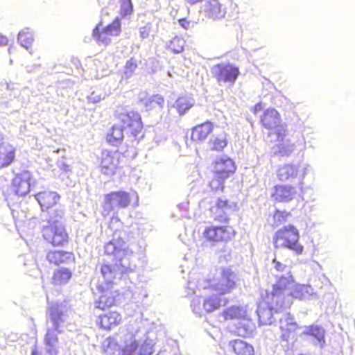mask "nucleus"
<instances>
[{"instance_id":"nucleus-1","label":"nucleus","mask_w":355,"mask_h":355,"mask_svg":"<svg viewBox=\"0 0 355 355\" xmlns=\"http://www.w3.org/2000/svg\"><path fill=\"white\" fill-rule=\"evenodd\" d=\"M49 304L47 310V322L50 324L46 328L44 338V351L46 355H59L60 347L58 334L64 333V323L68 319L69 306L65 302L50 301V293H46Z\"/></svg>"},{"instance_id":"nucleus-2","label":"nucleus","mask_w":355,"mask_h":355,"mask_svg":"<svg viewBox=\"0 0 355 355\" xmlns=\"http://www.w3.org/2000/svg\"><path fill=\"white\" fill-rule=\"evenodd\" d=\"M259 122L262 128L268 130V141L275 144L273 146L274 155L279 157L289 156L295 145L286 139L287 126L282 123L280 113L274 107H268L261 115Z\"/></svg>"},{"instance_id":"nucleus-3","label":"nucleus","mask_w":355,"mask_h":355,"mask_svg":"<svg viewBox=\"0 0 355 355\" xmlns=\"http://www.w3.org/2000/svg\"><path fill=\"white\" fill-rule=\"evenodd\" d=\"M105 253L113 256V264L105 263L101 267V274L107 284L112 283L117 272H126L130 269L129 257L132 252L128 248L123 238L114 236L112 239L105 243Z\"/></svg>"},{"instance_id":"nucleus-4","label":"nucleus","mask_w":355,"mask_h":355,"mask_svg":"<svg viewBox=\"0 0 355 355\" xmlns=\"http://www.w3.org/2000/svg\"><path fill=\"white\" fill-rule=\"evenodd\" d=\"M64 216L62 209H57L49 216L47 224L42 228V236L46 243L54 248L64 247L70 241L66 226L60 221Z\"/></svg>"},{"instance_id":"nucleus-5","label":"nucleus","mask_w":355,"mask_h":355,"mask_svg":"<svg viewBox=\"0 0 355 355\" xmlns=\"http://www.w3.org/2000/svg\"><path fill=\"white\" fill-rule=\"evenodd\" d=\"M211 168L212 178L208 186L213 192H223L225 189V181L235 174L236 164L228 156H222L211 162Z\"/></svg>"},{"instance_id":"nucleus-6","label":"nucleus","mask_w":355,"mask_h":355,"mask_svg":"<svg viewBox=\"0 0 355 355\" xmlns=\"http://www.w3.org/2000/svg\"><path fill=\"white\" fill-rule=\"evenodd\" d=\"M300 239L299 230L293 225L283 226L275 232L272 237L275 249H288L297 255L304 252V246Z\"/></svg>"},{"instance_id":"nucleus-7","label":"nucleus","mask_w":355,"mask_h":355,"mask_svg":"<svg viewBox=\"0 0 355 355\" xmlns=\"http://www.w3.org/2000/svg\"><path fill=\"white\" fill-rule=\"evenodd\" d=\"M236 210V203L225 196L217 197L211 204L209 211L217 223L229 224L231 216Z\"/></svg>"},{"instance_id":"nucleus-8","label":"nucleus","mask_w":355,"mask_h":355,"mask_svg":"<svg viewBox=\"0 0 355 355\" xmlns=\"http://www.w3.org/2000/svg\"><path fill=\"white\" fill-rule=\"evenodd\" d=\"M236 235L234 229L229 225H209L205 228L202 238L205 241L211 245L227 243L232 241Z\"/></svg>"},{"instance_id":"nucleus-9","label":"nucleus","mask_w":355,"mask_h":355,"mask_svg":"<svg viewBox=\"0 0 355 355\" xmlns=\"http://www.w3.org/2000/svg\"><path fill=\"white\" fill-rule=\"evenodd\" d=\"M130 193L123 191H113L105 194L102 204V215L107 216L115 208L125 209L131 203Z\"/></svg>"},{"instance_id":"nucleus-10","label":"nucleus","mask_w":355,"mask_h":355,"mask_svg":"<svg viewBox=\"0 0 355 355\" xmlns=\"http://www.w3.org/2000/svg\"><path fill=\"white\" fill-rule=\"evenodd\" d=\"M116 118L121 123V127L135 138L143 136V123L140 114L135 110H128L118 114Z\"/></svg>"},{"instance_id":"nucleus-11","label":"nucleus","mask_w":355,"mask_h":355,"mask_svg":"<svg viewBox=\"0 0 355 355\" xmlns=\"http://www.w3.org/2000/svg\"><path fill=\"white\" fill-rule=\"evenodd\" d=\"M121 33V21L116 17L105 27H103L102 22H99L92 31V37L98 44L107 46L111 42V37L119 36Z\"/></svg>"},{"instance_id":"nucleus-12","label":"nucleus","mask_w":355,"mask_h":355,"mask_svg":"<svg viewBox=\"0 0 355 355\" xmlns=\"http://www.w3.org/2000/svg\"><path fill=\"white\" fill-rule=\"evenodd\" d=\"M211 72L219 85L227 83L233 85L240 75L239 67L230 62L214 65Z\"/></svg>"},{"instance_id":"nucleus-13","label":"nucleus","mask_w":355,"mask_h":355,"mask_svg":"<svg viewBox=\"0 0 355 355\" xmlns=\"http://www.w3.org/2000/svg\"><path fill=\"white\" fill-rule=\"evenodd\" d=\"M155 343L145 334L143 338L135 335L130 344L119 351V355H135V351L139 349L138 355H151L153 353Z\"/></svg>"},{"instance_id":"nucleus-14","label":"nucleus","mask_w":355,"mask_h":355,"mask_svg":"<svg viewBox=\"0 0 355 355\" xmlns=\"http://www.w3.org/2000/svg\"><path fill=\"white\" fill-rule=\"evenodd\" d=\"M284 291L271 290L270 292H268V290H264V293H261L262 301L267 304L270 309H274L276 315H279L282 309L290 304V297H286Z\"/></svg>"},{"instance_id":"nucleus-15","label":"nucleus","mask_w":355,"mask_h":355,"mask_svg":"<svg viewBox=\"0 0 355 355\" xmlns=\"http://www.w3.org/2000/svg\"><path fill=\"white\" fill-rule=\"evenodd\" d=\"M123 154L118 150H104L101 153L100 161V170L106 175H113L119 167Z\"/></svg>"},{"instance_id":"nucleus-16","label":"nucleus","mask_w":355,"mask_h":355,"mask_svg":"<svg viewBox=\"0 0 355 355\" xmlns=\"http://www.w3.org/2000/svg\"><path fill=\"white\" fill-rule=\"evenodd\" d=\"M227 7L235 10L236 5L231 1L220 2L218 0H210L207 1L203 8L205 15L213 20H219L224 18L227 13Z\"/></svg>"},{"instance_id":"nucleus-17","label":"nucleus","mask_w":355,"mask_h":355,"mask_svg":"<svg viewBox=\"0 0 355 355\" xmlns=\"http://www.w3.org/2000/svg\"><path fill=\"white\" fill-rule=\"evenodd\" d=\"M46 260L50 265L60 266L74 263L76 257L72 251L50 250L46 254Z\"/></svg>"},{"instance_id":"nucleus-18","label":"nucleus","mask_w":355,"mask_h":355,"mask_svg":"<svg viewBox=\"0 0 355 355\" xmlns=\"http://www.w3.org/2000/svg\"><path fill=\"white\" fill-rule=\"evenodd\" d=\"M33 184H34V180L31 173L24 171L14 178L12 189L16 195L23 197L30 192Z\"/></svg>"},{"instance_id":"nucleus-19","label":"nucleus","mask_w":355,"mask_h":355,"mask_svg":"<svg viewBox=\"0 0 355 355\" xmlns=\"http://www.w3.org/2000/svg\"><path fill=\"white\" fill-rule=\"evenodd\" d=\"M214 124L210 121H205L196 124L191 129V140L197 144H203L213 132Z\"/></svg>"},{"instance_id":"nucleus-20","label":"nucleus","mask_w":355,"mask_h":355,"mask_svg":"<svg viewBox=\"0 0 355 355\" xmlns=\"http://www.w3.org/2000/svg\"><path fill=\"white\" fill-rule=\"evenodd\" d=\"M217 292L212 295L207 296L204 299L203 308L207 313H211L216 309H218L220 306H225L228 299L226 297V295L229 293L230 290H216Z\"/></svg>"},{"instance_id":"nucleus-21","label":"nucleus","mask_w":355,"mask_h":355,"mask_svg":"<svg viewBox=\"0 0 355 355\" xmlns=\"http://www.w3.org/2000/svg\"><path fill=\"white\" fill-rule=\"evenodd\" d=\"M296 193V189L293 186L276 184L273 187L271 198L277 202H288L294 199Z\"/></svg>"},{"instance_id":"nucleus-22","label":"nucleus","mask_w":355,"mask_h":355,"mask_svg":"<svg viewBox=\"0 0 355 355\" xmlns=\"http://www.w3.org/2000/svg\"><path fill=\"white\" fill-rule=\"evenodd\" d=\"M260 325H270L276 322L277 320V315L275 313L274 309H270L262 300L258 304L257 309L256 311Z\"/></svg>"},{"instance_id":"nucleus-23","label":"nucleus","mask_w":355,"mask_h":355,"mask_svg":"<svg viewBox=\"0 0 355 355\" xmlns=\"http://www.w3.org/2000/svg\"><path fill=\"white\" fill-rule=\"evenodd\" d=\"M35 198L43 211H47L57 205L60 198L56 192L46 191L38 193Z\"/></svg>"},{"instance_id":"nucleus-24","label":"nucleus","mask_w":355,"mask_h":355,"mask_svg":"<svg viewBox=\"0 0 355 355\" xmlns=\"http://www.w3.org/2000/svg\"><path fill=\"white\" fill-rule=\"evenodd\" d=\"M15 148L7 143L0 144V168L8 167L15 160Z\"/></svg>"},{"instance_id":"nucleus-25","label":"nucleus","mask_w":355,"mask_h":355,"mask_svg":"<svg viewBox=\"0 0 355 355\" xmlns=\"http://www.w3.org/2000/svg\"><path fill=\"white\" fill-rule=\"evenodd\" d=\"M303 334L309 336L315 339L314 345L322 348L325 345V330L318 325H311L304 327Z\"/></svg>"},{"instance_id":"nucleus-26","label":"nucleus","mask_w":355,"mask_h":355,"mask_svg":"<svg viewBox=\"0 0 355 355\" xmlns=\"http://www.w3.org/2000/svg\"><path fill=\"white\" fill-rule=\"evenodd\" d=\"M229 347L236 355H254V350L253 346L241 339H236L230 341Z\"/></svg>"},{"instance_id":"nucleus-27","label":"nucleus","mask_w":355,"mask_h":355,"mask_svg":"<svg viewBox=\"0 0 355 355\" xmlns=\"http://www.w3.org/2000/svg\"><path fill=\"white\" fill-rule=\"evenodd\" d=\"M255 331L254 324L245 318L238 321L235 324L234 332L236 335L241 337L252 336Z\"/></svg>"},{"instance_id":"nucleus-28","label":"nucleus","mask_w":355,"mask_h":355,"mask_svg":"<svg viewBox=\"0 0 355 355\" xmlns=\"http://www.w3.org/2000/svg\"><path fill=\"white\" fill-rule=\"evenodd\" d=\"M72 272L67 268L55 270L51 277V283L54 286H64L71 279Z\"/></svg>"},{"instance_id":"nucleus-29","label":"nucleus","mask_w":355,"mask_h":355,"mask_svg":"<svg viewBox=\"0 0 355 355\" xmlns=\"http://www.w3.org/2000/svg\"><path fill=\"white\" fill-rule=\"evenodd\" d=\"M298 173L297 167L295 165L286 164L281 165L277 170V176L279 181L284 182L295 178Z\"/></svg>"},{"instance_id":"nucleus-30","label":"nucleus","mask_w":355,"mask_h":355,"mask_svg":"<svg viewBox=\"0 0 355 355\" xmlns=\"http://www.w3.org/2000/svg\"><path fill=\"white\" fill-rule=\"evenodd\" d=\"M208 146L211 151L222 152L227 146V135L221 132L211 137L208 141Z\"/></svg>"},{"instance_id":"nucleus-31","label":"nucleus","mask_w":355,"mask_h":355,"mask_svg":"<svg viewBox=\"0 0 355 355\" xmlns=\"http://www.w3.org/2000/svg\"><path fill=\"white\" fill-rule=\"evenodd\" d=\"M98 294V300L96 301V307L100 309H105L112 306L115 302L114 295L111 290H97Z\"/></svg>"},{"instance_id":"nucleus-32","label":"nucleus","mask_w":355,"mask_h":355,"mask_svg":"<svg viewBox=\"0 0 355 355\" xmlns=\"http://www.w3.org/2000/svg\"><path fill=\"white\" fill-rule=\"evenodd\" d=\"M99 323L104 329H110L112 325H116L121 320V315L116 311H111L100 316Z\"/></svg>"},{"instance_id":"nucleus-33","label":"nucleus","mask_w":355,"mask_h":355,"mask_svg":"<svg viewBox=\"0 0 355 355\" xmlns=\"http://www.w3.org/2000/svg\"><path fill=\"white\" fill-rule=\"evenodd\" d=\"M123 128L119 125H113L106 136L107 141L113 146L121 144L123 139Z\"/></svg>"},{"instance_id":"nucleus-34","label":"nucleus","mask_w":355,"mask_h":355,"mask_svg":"<svg viewBox=\"0 0 355 355\" xmlns=\"http://www.w3.org/2000/svg\"><path fill=\"white\" fill-rule=\"evenodd\" d=\"M279 328L282 331L292 332L297 328V323L290 313H285L282 317L277 316Z\"/></svg>"},{"instance_id":"nucleus-35","label":"nucleus","mask_w":355,"mask_h":355,"mask_svg":"<svg viewBox=\"0 0 355 355\" xmlns=\"http://www.w3.org/2000/svg\"><path fill=\"white\" fill-rule=\"evenodd\" d=\"M223 314L225 320L240 319L241 320L247 315L245 309L241 306L229 307L223 311Z\"/></svg>"},{"instance_id":"nucleus-36","label":"nucleus","mask_w":355,"mask_h":355,"mask_svg":"<svg viewBox=\"0 0 355 355\" xmlns=\"http://www.w3.org/2000/svg\"><path fill=\"white\" fill-rule=\"evenodd\" d=\"M297 285L293 275L289 272L286 275L278 277L275 288H293L296 287Z\"/></svg>"},{"instance_id":"nucleus-37","label":"nucleus","mask_w":355,"mask_h":355,"mask_svg":"<svg viewBox=\"0 0 355 355\" xmlns=\"http://www.w3.org/2000/svg\"><path fill=\"white\" fill-rule=\"evenodd\" d=\"M185 45L186 41L183 37L175 36L170 40L167 48L173 53H180L184 51Z\"/></svg>"},{"instance_id":"nucleus-38","label":"nucleus","mask_w":355,"mask_h":355,"mask_svg":"<svg viewBox=\"0 0 355 355\" xmlns=\"http://www.w3.org/2000/svg\"><path fill=\"white\" fill-rule=\"evenodd\" d=\"M193 103L192 99L188 96H180L175 101V108L178 112L182 115L189 110Z\"/></svg>"},{"instance_id":"nucleus-39","label":"nucleus","mask_w":355,"mask_h":355,"mask_svg":"<svg viewBox=\"0 0 355 355\" xmlns=\"http://www.w3.org/2000/svg\"><path fill=\"white\" fill-rule=\"evenodd\" d=\"M291 295L300 300H312L317 298L313 290H291Z\"/></svg>"},{"instance_id":"nucleus-40","label":"nucleus","mask_w":355,"mask_h":355,"mask_svg":"<svg viewBox=\"0 0 355 355\" xmlns=\"http://www.w3.org/2000/svg\"><path fill=\"white\" fill-rule=\"evenodd\" d=\"M18 40L21 45L27 50L32 49L34 39L31 33L28 31H22L18 35Z\"/></svg>"},{"instance_id":"nucleus-41","label":"nucleus","mask_w":355,"mask_h":355,"mask_svg":"<svg viewBox=\"0 0 355 355\" xmlns=\"http://www.w3.org/2000/svg\"><path fill=\"white\" fill-rule=\"evenodd\" d=\"M291 216L288 211L276 209L273 214L274 224L279 226L288 221V218Z\"/></svg>"},{"instance_id":"nucleus-42","label":"nucleus","mask_w":355,"mask_h":355,"mask_svg":"<svg viewBox=\"0 0 355 355\" xmlns=\"http://www.w3.org/2000/svg\"><path fill=\"white\" fill-rule=\"evenodd\" d=\"M221 277L223 281L227 282L228 286L234 287L235 286L236 275L232 270L229 268L223 269Z\"/></svg>"},{"instance_id":"nucleus-43","label":"nucleus","mask_w":355,"mask_h":355,"mask_svg":"<svg viewBox=\"0 0 355 355\" xmlns=\"http://www.w3.org/2000/svg\"><path fill=\"white\" fill-rule=\"evenodd\" d=\"M103 349L107 354H112L119 351L120 347L114 339L108 338L103 342Z\"/></svg>"},{"instance_id":"nucleus-44","label":"nucleus","mask_w":355,"mask_h":355,"mask_svg":"<svg viewBox=\"0 0 355 355\" xmlns=\"http://www.w3.org/2000/svg\"><path fill=\"white\" fill-rule=\"evenodd\" d=\"M119 13L122 17L130 15L133 12V6L131 0H120Z\"/></svg>"},{"instance_id":"nucleus-45","label":"nucleus","mask_w":355,"mask_h":355,"mask_svg":"<svg viewBox=\"0 0 355 355\" xmlns=\"http://www.w3.org/2000/svg\"><path fill=\"white\" fill-rule=\"evenodd\" d=\"M137 68V63L134 58H130L127 61L123 71V76L125 78H129L135 73Z\"/></svg>"},{"instance_id":"nucleus-46","label":"nucleus","mask_w":355,"mask_h":355,"mask_svg":"<svg viewBox=\"0 0 355 355\" xmlns=\"http://www.w3.org/2000/svg\"><path fill=\"white\" fill-rule=\"evenodd\" d=\"M151 31V24L148 23L146 25L139 28V36L142 39H146L149 37Z\"/></svg>"},{"instance_id":"nucleus-47","label":"nucleus","mask_w":355,"mask_h":355,"mask_svg":"<svg viewBox=\"0 0 355 355\" xmlns=\"http://www.w3.org/2000/svg\"><path fill=\"white\" fill-rule=\"evenodd\" d=\"M200 304H201L200 299L198 297H196L192 300L191 304V306L193 309V313H196V315H200L201 312H202Z\"/></svg>"},{"instance_id":"nucleus-48","label":"nucleus","mask_w":355,"mask_h":355,"mask_svg":"<svg viewBox=\"0 0 355 355\" xmlns=\"http://www.w3.org/2000/svg\"><path fill=\"white\" fill-rule=\"evenodd\" d=\"M273 263L275 265V268L279 272L284 271L286 268V266L285 264L282 263L280 261H279L276 259H273Z\"/></svg>"},{"instance_id":"nucleus-49","label":"nucleus","mask_w":355,"mask_h":355,"mask_svg":"<svg viewBox=\"0 0 355 355\" xmlns=\"http://www.w3.org/2000/svg\"><path fill=\"white\" fill-rule=\"evenodd\" d=\"M180 25L183 27L184 29H188L190 26V21H188L186 18H181L179 19Z\"/></svg>"},{"instance_id":"nucleus-50","label":"nucleus","mask_w":355,"mask_h":355,"mask_svg":"<svg viewBox=\"0 0 355 355\" xmlns=\"http://www.w3.org/2000/svg\"><path fill=\"white\" fill-rule=\"evenodd\" d=\"M263 110V105L261 102H259L254 105L252 108V112L254 114H257Z\"/></svg>"},{"instance_id":"nucleus-51","label":"nucleus","mask_w":355,"mask_h":355,"mask_svg":"<svg viewBox=\"0 0 355 355\" xmlns=\"http://www.w3.org/2000/svg\"><path fill=\"white\" fill-rule=\"evenodd\" d=\"M31 355H44L42 350H39L37 345H35L31 348Z\"/></svg>"},{"instance_id":"nucleus-52","label":"nucleus","mask_w":355,"mask_h":355,"mask_svg":"<svg viewBox=\"0 0 355 355\" xmlns=\"http://www.w3.org/2000/svg\"><path fill=\"white\" fill-rule=\"evenodd\" d=\"M8 43V40L6 36L0 34V46H6Z\"/></svg>"},{"instance_id":"nucleus-53","label":"nucleus","mask_w":355,"mask_h":355,"mask_svg":"<svg viewBox=\"0 0 355 355\" xmlns=\"http://www.w3.org/2000/svg\"><path fill=\"white\" fill-rule=\"evenodd\" d=\"M202 1V0H186V1L187 3H189V4H195V3H197L200 2Z\"/></svg>"},{"instance_id":"nucleus-54","label":"nucleus","mask_w":355,"mask_h":355,"mask_svg":"<svg viewBox=\"0 0 355 355\" xmlns=\"http://www.w3.org/2000/svg\"><path fill=\"white\" fill-rule=\"evenodd\" d=\"M137 291L138 290H135V292L133 293L132 290H128V293H126V295H130L131 294L132 296H134L136 294V293L137 292Z\"/></svg>"},{"instance_id":"nucleus-55","label":"nucleus","mask_w":355,"mask_h":355,"mask_svg":"<svg viewBox=\"0 0 355 355\" xmlns=\"http://www.w3.org/2000/svg\"><path fill=\"white\" fill-rule=\"evenodd\" d=\"M51 291L52 293L51 295H54L53 292L58 293L59 290L55 289V290H51Z\"/></svg>"},{"instance_id":"nucleus-56","label":"nucleus","mask_w":355,"mask_h":355,"mask_svg":"<svg viewBox=\"0 0 355 355\" xmlns=\"http://www.w3.org/2000/svg\"><path fill=\"white\" fill-rule=\"evenodd\" d=\"M133 301L137 303L139 302V300H137L133 297Z\"/></svg>"},{"instance_id":"nucleus-57","label":"nucleus","mask_w":355,"mask_h":355,"mask_svg":"<svg viewBox=\"0 0 355 355\" xmlns=\"http://www.w3.org/2000/svg\"><path fill=\"white\" fill-rule=\"evenodd\" d=\"M234 11H233V10H232V11H231V12H230V15H231V16H232V15H234Z\"/></svg>"},{"instance_id":"nucleus-58","label":"nucleus","mask_w":355,"mask_h":355,"mask_svg":"<svg viewBox=\"0 0 355 355\" xmlns=\"http://www.w3.org/2000/svg\"><path fill=\"white\" fill-rule=\"evenodd\" d=\"M142 295H143V297H146L147 296V295L146 293L142 294Z\"/></svg>"}]
</instances>
